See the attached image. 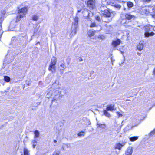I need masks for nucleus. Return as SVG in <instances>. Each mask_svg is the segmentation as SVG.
I'll return each mask as SVG.
<instances>
[{"label": "nucleus", "instance_id": "nucleus-12", "mask_svg": "<svg viewBox=\"0 0 155 155\" xmlns=\"http://www.w3.org/2000/svg\"><path fill=\"white\" fill-rule=\"evenodd\" d=\"M143 41H141L139 43V45H137V49L138 50L141 51L143 49Z\"/></svg>", "mask_w": 155, "mask_h": 155}, {"label": "nucleus", "instance_id": "nucleus-37", "mask_svg": "<svg viewBox=\"0 0 155 155\" xmlns=\"http://www.w3.org/2000/svg\"><path fill=\"white\" fill-rule=\"evenodd\" d=\"M96 19L99 21H100V17L98 16H97L96 18Z\"/></svg>", "mask_w": 155, "mask_h": 155}, {"label": "nucleus", "instance_id": "nucleus-28", "mask_svg": "<svg viewBox=\"0 0 155 155\" xmlns=\"http://www.w3.org/2000/svg\"><path fill=\"white\" fill-rule=\"evenodd\" d=\"M85 134V133L84 131H81L78 134V137H81L83 136H84Z\"/></svg>", "mask_w": 155, "mask_h": 155}, {"label": "nucleus", "instance_id": "nucleus-21", "mask_svg": "<svg viewBox=\"0 0 155 155\" xmlns=\"http://www.w3.org/2000/svg\"><path fill=\"white\" fill-rule=\"evenodd\" d=\"M2 21H0V38L1 37L3 34V31L2 30V27L1 24L2 23Z\"/></svg>", "mask_w": 155, "mask_h": 155}, {"label": "nucleus", "instance_id": "nucleus-13", "mask_svg": "<svg viewBox=\"0 0 155 155\" xmlns=\"http://www.w3.org/2000/svg\"><path fill=\"white\" fill-rule=\"evenodd\" d=\"M125 17L126 19L130 20L134 16L132 15H131L130 13H128L126 14Z\"/></svg>", "mask_w": 155, "mask_h": 155}, {"label": "nucleus", "instance_id": "nucleus-42", "mask_svg": "<svg viewBox=\"0 0 155 155\" xmlns=\"http://www.w3.org/2000/svg\"><path fill=\"white\" fill-rule=\"evenodd\" d=\"M15 38L14 37H13L12 38V40L14 41L15 39Z\"/></svg>", "mask_w": 155, "mask_h": 155}, {"label": "nucleus", "instance_id": "nucleus-27", "mask_svg": "<svg viewBox=\"0 0 155 155\" xmlns=\"http://www.w3.org/2000/svg\"><path fill=\"white\" fill-rule=\"evenodd\" d=\"M114 7L117 8L118 9H119L120 8L121 6L118 4H115L114 5Z\"/></svg>", "mask_w": 155, "mask_h": 155}, {"label": "nucleus", "instance_id": "nucleus-41", "mask_svg": "<svg viewBox=\"0 0 155 155\" xmlns=\"http://www.w3.org/2000/svg\"><path fill=\"white\" fill-rule=\"evenodd\" d=\"M79 60L80 61H83L82 59L80 58H79Z\"/></svg>", "mask_w": 155, "mask_h": 155}, {"label": "nucleus", "instance_id": "nucleus-20", "mask_svg": "<svg viewBox=\"0 0 155 155\" xmlns=\"http://www.w3.org/2000/svg\"><path fill=\"white\" fill-rule=\"evenodd\" d=\"M138 138V136H134L130 138V140L131 141H135Z\"/></svg>", "mask_w": 155, "mask_h": 155}, {"label": "nucleus", "instance_id": "nucleus-36", "mask_svg": "<svg viewBox=\"0 0 155 155\" xmlns=\"http://www.w3.org/2000/svg\"><path fill=\"white\" fill-rule=\"evenodd\" d=\"M151 135H154L155 134V129L150 133Z\"/></svg>", "mask_w": 155, "mask_h": 155}, {"label": "nucleus", "instance_id": "nucleus-47", "mask_svg": "<svg viewBox=\"0 0 155 155\" xmlns=\"http://www.w3.org/2000/svg\"><path fill=\"white\" fill-rule=\"evenodd\" d=\"M110 20H110L109 21H106V22H109V21H110Z\"/></svg>", "mask_w": 155, "mask_h": 155}, {"label": "nucleus", "instance_id": "nucleus-34", "mask_svg": "<svg viewBox=\"0 0 155 155\" xmlns=\"http://www.w3.org/2000/svg\"><path fill=\"white\" fill-rule=\"evenodd\" d=\"M117 115H118V116L119 117H122V115L119 112H117Z\"/></svg>", "mask_w": 155, "mask_h": 155}, {"label": "nucleus", "instance_id": "nucleus-22", "mask_svg": "<svg viewBox=\"0 0 155 155\" xmlns=\"http://www.w3.org/2000/svg\"><path fill=\"white\" fill-rule=\"evenodd\" d=\"M127 5L129 8L132 7L134 5L133 3L130 2H128L127 3Z\"/></svg>", "mask_w": 155, "mask_h": 155}, {"label": "nucleus", "instance_id": "nucleus-33", "mask_svg": "<svg viewBox=\"0 0 155 155\" xmlns=\"http://www.w3.org/2000/svg\"><path fill=\"white\" fill-rule=\"evenodd\" d=\"M59 153L58 151H55L54 152L53 155H59Z\"/></svg>", "mask_w": 155, "mask_h": 155}, {"label": "nucleus", "instance_id": "nucleus-23", "mask_svg": "<svg viewBox=\"0 0 155 155\" xmlns=\"http://www.w3.org/2000/svg\"><path fill=\"white\" fill-rule=\"evenodd\" d=\"M24 155H29L28 150L26 148H25L24 149Z\"/></svg>", "mask_w": 155, "mask_h": 155}, {"label": "nucleus", "instance_id": "nucleus-2", "mask_svg": "<svg viewBox=\"0 0 155 155\" xmlns=\"http://www.w3.org/2000/svg\"><path fill=\"white\" fill-rule=\"evenodd\" d=\"M74 23L73 25L72 28H73V30L72 31L71 33L70 34V36L72 37L75 35L76 33L77 27H78V18L77 17H76L74 18Z\"/></svg>", "mask_w": 155, "mask_h": 155}, {"label": "nucleus", "instance_id": "nucleus-26", "mask_svg": "<svg viewBox=\"0 0 155 155\" xmlns=\"http://www.w3.org/2000/svg\"><path fill=\"white\" fill-rule=\"evenodd\" d=\"M38 19V17L36 15H33L32 17V19L35 21H37Z\"/></svg>", "mask_w": 155, "mask_h": 155}, {"label": "nucleus", "instance_id": "nucleus-39", "mask_svg": "<svg viewBox=\"0 0 155 155\" xmlns=\"http://www.w3.org/2000/svg\"><path fill=\"white\" fill-rule=\"evenodd\" d=\"M151 15L152 18H155V14H151Z\"/></svg>", "mask_w": 155, "mask_h": 155}, {"label": "nucleus", "instance_id": "nucleus-31", "mask_svg": "<svg viewBox=\"0 0 155 155\" xmlns=\"http://www.w3.org/2000/svg\"><path fill=\"white\" fill-rule=\"evenodd\" d=\"M10 78H4L3 80L6 82H8L10 81Z\"/></svg>", "mask_w": 155, "mask_h": 155}, {"label": "nucleus", "instance_id": "nucleus-4", "mask_svg": "<svg viewBox=\"0 0 155 155\" xmlns=\"http://www.w3.org/2000/svg\"><path fill=\"white\" fill-rule=\"evenodd\" d=\"M87 5L91 9H93L95 7L94 2L93 0H89L87 2Z\"/></svg>", "mask_w": 155, "mask_h": 155}, {"label": "nucleus", "instance_id": "nucleus-1", "mask_svg": "<svg viewBox=\"0 0 155 155\" xmlns=\"http://www.w3.org/2000/svg\"><path fill=\"white\" fill-rule=\"evenodd\" d=\"M28 10V9L26 7H25L19 9L18 11L16 16V22L19 21L21 18L25 16Z\"/></svg>", "mask_w": 155, "mask_h": 155}, {"label": "nucleus", "instance_id": "nucleus-50", "mask_svg": "<svg viewBox=\"0 0 155 155\" xmlns=\"http://www.w3.org/2000/svg\"><path fill=\"white\" fill-rule=\"evenodd\" d=\"M137 122H139V119L137 120Z\"/></svg>", "mask_w": 155, "mask_h": 155}, {"label": "nucleus", "instance_id": "nucleus-10", "mask_svg": "<svg viewBox=\"0 0 155 155\" xmlns=\"http://www.w3.org/2000/svg\"><path fill=\"white\" fill-rule=\"evenodd\" d=\"M104 16L105 17H109L111 16V13L108 10L106 9L104 11Z\"/></svg>", "mask_w": 155, "mask_h": 155}, {"label": "nucleus", "instance_id": "nucleus-16", "mask_svg": "<svg viewBox=\"0 0 155 155\" xmlns=\"http://www.w3.org/2000/svg\"><path fill=\"white\" fill-rule=\"evenodd\" d=\"M107 8L104 5H99V9L101 11L103 12H104V10H106V8Z\"/></svg>", "mask_w": 155, "mask_h": 155}, {"label": "nucleus", "instance_id": "nucleus-40", "mask_svg": "<svg viewBox=\"0 0 155 155\" xmlns=\"http://www.w3.org/2000/svg\"><path fill=\"white\" fill-rule=\"evenodd\" d=\"M151 0H143L144 2H150Z\"/></svg>", "mask_w": 155, "mask_h": 155}, {"label": "nucleus", "instance_id": "nucleus-45", "mask_svg": "<svg viewBox=\"0 0 155 155\" xmlns=\"http://www.w3.org/2000/svg\"><path fill=\"white\" fill-rule=\"evenodd\" d=\"M153 74H154L155 75V69H154V71H153Z\"/></svg>", "mask_w": 155, "mask_h": 155}, {"label": "nucleus", "instance_id": "nucleus-44", "mask_svg": "<svg viewBox=\"0 0 155 155\" xmlns=\"http://www.w3.org/2000/svg\"><path fill=\"white\" fill-rule=\"evenodd\" d=\"M26 84L28 86L30 85L29 83H26L25 85H26Z\"/></svg>", "mask_w": 155, "mask_h": 155}, {"label": "nucleus", "instance_id": "nucleus-18", "mask_svg": "<svg viewBox=\"0 0 155 155\" xmlns=\"http://www.w3.org/2000/svg\"><path fill=\"white\" fill-rule=\"evenodd\" d=\"M34 138L35 139L37 138H38L40 136V133L37 130H35L34 132Z\"/></svg>", "mask_w": 155, "mask_h": 155}, {"label": "nucleus", "instance_id": "nucleus-32", "mask_svg": "<svg viewBox=\"0 0 155 155\" xmlns=\"http://www.w3.org/2000/svg\"><path fill=\"white\" fill-rule=\"evenodd\" d=\"M36 155H45V154L43 153L38 152L37 153Z\"/></svg>", "mask_w": 155, "mask_h": 155}, {"label": "nucleus", "instance_id": "nucleus-3", "mask_svg": "<svg viewBox=\"0 0 155 155\" xmlns=\"http://www.w3.org/2000/svg\"><path fill=\"white\" fill-rule=\"evenodd\" d=\"M56 62V58L53 57L51 59V64L48 68L49 70L51 71L52 72H54L55 71V64Z\"/></svg>", "mask_w": 155, "mask_h": 155}, {"label": "nucleus", "instance_id": "nucleus-15", "mask_svg": "<svg viewBox=\"0 0 155 155\" xmlns=\"http://www.w3.org/2000/svg\"><path fill=\"white\" fill-rule=\"evenodd\" d=\"M108 110H103V113L106 116V117L110 118V117H111L110 114L108 112Z\"/></svg>", "mask_w": 155, "mask_h": 155}, {"label": "nucleus", "instance_id": "nucleus-6", "mask_svg": "<svg viewBox=\"0 0 155 155\" xmlns=\"http://www.w3.org/2000/svg\"><path fill=\"white\" fill-rule=\"evenodd\" d=\"M120 43L121 40L119 39H117L112 41V45L115 48L117 46L119 45Z\"/></svg>", "mask_w": 155, "mask_h": 155}, {"label": "nucleus", "instance_id": "nucleus-14", "mask_svg": "<svg viewBox=\"0 0 155 155\" xmlns=\"http://www.w3.org/2000/svg\"><path fill=\"white\" fill-rule=\"evenodd\" d=\"M96 31H92L89 30L87 34L89 36L91 37L93 36L95 33Z\"/></svg>", "mask_w": 155, "mask_h": 155}, {"label": "nucleus", "instance_id": "nucleus-49", "mask_svg": "<svg viewBox=\"0 0 155 155\" xmlns=\"http://www.w3.org/2000/svg\"><path fill=\"white\" fill-rule=\"evenodd\" d=\"M89 121V124H88L89 125V124H90V123L89 121Z\"/></svg>", "mask_w": 155, "mask_h": 155}, {"label": "nucleus", "instance_id": "nucleus-5", "mask_svg": "<svg viewBox=\"0 0 155 155\" xmlns=\"http://www.w3.org/2000/svg\"><path fill=\"white\" fill-rule=\"evenodd\" d=\"M144 30L146 31L145 33L149 32V31H151L153 29V27L150 25H146L144 27Z\"/></svg>", "mask_w": 155, "mask_h": 155}, {"label": "nucleus", "instance_id": "nucleus-29", "mask_svg": "<svg viewBox=\"0 0 155 155\" xmlns=\"http://www.w3.org/2000/svg\"><path fill=\"white\" fill-rule=\"evenodd\" d=\"M105 1L107 2L108 4H110L111 3H113L116 0H104Z\"/></svg>", "mask_w": 155, "mask_h": 155}, {"label": "nucleus", "instance_id": "nucleus-35", "mask_svg": "<svg viewBox=\"0 0 155 155\" xmlns=\"http://www.w3.org/2000/svg\"><path fill=\"white\" fill-rule=\"evenodd\" d=\"M96 26V25L95 23H92L90 25L91 27H94Z\"/></svg>", "mask_w": 155, "mask_h": 155}, {"label": "nucleus", "instance_id": "nucleus-48", "mask_svg": "<svg viewBox=\"0 0 155 155\" xmlns=\"http://www.w3.org/2000/svg\"><path fill=\"white\" fill-rule=\"evenodd\" d=\"M134 29H135V30H137V28H134Z\"/></svg>", "mask_w": 155, "mask_h": 155}, {"label": "nucleus", "instance_id": "nucleus-25", "mask_svg": "<svg viewBox=\"0 0 155 155\" xmlns=\"http://www.w3.org/2000/svg\"><path fill=\"white\" fill-rule=\"evenodd\" d=\"M122 147L121 145H120V143H119L116 144L115 148L120 150L121 149Z\"/></svg>", "mask_w": 155, "mask_h": 155}, {"label": "nucleus", "instance_id": "nucleus-30", "mask_svg": "<svg viewBox=\"0 0 155 155\" xmlns=\"http://www.w3.org/2000/svg\"><path fill=\"white\" fill-rule=\"evenodd\" d=\"M98 38L101 40H104L105 38V37L104 36L102 35H99L98 37Z\"/></svg>", "mask_w": 155, "mask_h": 155}, {"label": "nucleus", "instance_id": "nucleus-24", "mask_svg": "<svg viewBox=\"0 0 155 155\" xmlns=\"http://www.w3.org/2000/svg\"><path fill=\"white\" fill-rule=\"evenodd\" d=\"M37 141L35 140H34L32 141V144L33 147L34 148L37 144Z\"/></svg>", "mask_w": 155, "mask_h": 155}, {"label": "nucleus", "instance_id": "nucleus-8", "mask_svg": "<svg viewBox=\"0 0 155 155\" xmlns=\"http://www.w3.org/2000/svg\"><path fill=\"white\" fill-rule=\"evenodd\" d=\"M106 109L107 110L113 111L114 110H116V108L115 107L114 105L111 104L108 105L107 106Z\"/></svg>", "mask_w": 155, "mask_h": 155}, {"label": "nucleus", "instance_id": "nucleus-11", "mask_svg": "<svg viewBox=\"0 0 155 155\" xmlns=\"http://www.w3.org/2000/svg\"><path fill=\"white\" fill-rule=\"evenodd\" d=\"M97 128H100L102 129H105L106 127V124H101L97 121Z\"/></svg>", "mask_w": 155, "mask_h": 155}, {"label": "nucleus", "instance_id": "nucleus-7", "mask_svg": "<svg viewBox=\"0 0 155 155\" xmlns=\"http://www.w3.org/2000/svg\"><path fill=\"white\" fill-rule=\"evenodd\" d=\"M132 152V147L131 146H129L126 151L125 155H131Z\"/></svg>", "mask_w": 155, "mask_h": 155}, {"label": "nucleus", "instance_id": "nucleus-43", "mask_svg": "<svg viewBox=\"0 0 155 155\" xmlns=\"http://www.w3.org/2000/svg\"><path fill=\"white\" fill-rule=\"evenodd\" d=\"M54 143H56L57 142V140H54Z\"/></svg>", "mask_w": 155, "mask_h": 155}, {"label": "nucleus", "instance_id": "nucleus-19", "mask_svg": "<svg viewBox=\"0 0 155 155\" xmlns=\"http://www.w3.org/2000/svg\"><path fill=\"white\" fill-rule=\"evenodd\" d=\"M155 33L153 32H151L150 33V32H147L146 33H145L144 35L146 37H148L150 36H152L154 35Z\"/></svg>", "mask_w": 155, "mask_h": 155}, {"label": "nucleus", "instance_id": "nucleus-46", "mask_svg": "<svg viewBox=\"0 0 155 155\" xmlns=\"http://www.w3.org/2000/svg\"><path fill=\"white\" fill-rule=\"evenodd\" d=\"M4 78H10L9 77H8V76H5L4 77Z\"/></svg>", "mask_w": 155, "mask_h": 155}, {"label": "nucleus", "instance_id": "nucleus-38", "mask_svg": "<svg viewBox=\"0 0 155 155\" xmlns=\"http://www.w3.org/2000/svg\"><path fill=\"white\" fill-rule=\"evenodd\" d=\"M126 142H123L122 143H120V145L122 146V147L124 146L126 143Z\"/></svg>", "mask_w": 155, "mask_h": 155}, {"label": "nucleus", "instance_id": "nucleus-51", "mask_svg": "<svg viewBox=\"0 0 155 155\" xmlns=\"http://www.w3.org/2000/svg\"><path fill=\"white\" fill-rule=\"evenodd\" d=\"M100 27L101 28L100 26ZM100 29H101V28H100Z\"/></svg>", "mask_w": 155, "mask_h": 155}, {"label": "nucleus", "instance_id": "nucleus-9", "mask_svg": "<svg viewBox=\"0 0 155 155\" xmlns=\"http://www.w3.org/2000/svg\"><path fill=\"white\" fill-rule=\"evenodd\" d=\"M66 66L64 64L61 63L59 67V69H60L59 71L60 72L61 74H62L63 72V70L64 69L66 68Z\"/></svg>", "mask_w": 155, "mask_h": 155}, {"label": "nucleus", "instance_id": "nucleus-17", "mask_svg": "<svg viewBox=\"0 0 155 155\" xmlns=\"http://www.w3.org/2000/svg\"><path fill=\"white\" fill-rule=\"evenodd\" d=\"M154 10V8H153L152 7H149L148 9H147L146 10V12H145V13L146 14H148V13L151 12V10H152L153 12H154L153 11Z\"/></svg>", "mask_w": 155, "mask_h": 155}]
</instances>
